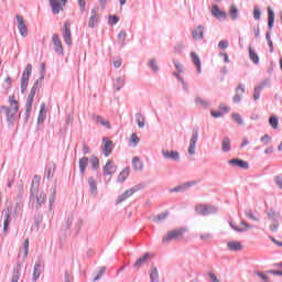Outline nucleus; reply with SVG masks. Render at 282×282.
I'll use <instances>...</instances> for the list:
<instances>
[{"label":"nucleus","instance_id":"1","mask_svg":"<svg viewBox=\"0 0 282 282\" xmlns=\"http://www.w3.org/2000/svg\"><path fill=\"white\" fill-rule=\"evenodd\" d=\"M9 105L10 106H0V112L4 113L7 117L8 127H14L17 122L18 113H19V100L17 97L9 96Z\"/></svg>","mask_w":282,"mask_h":282},{"label":"nucleus","instance_id":"2","mask_svg":"<svg viewBox=\"0 0 282 282\" xmlns=\"http://www.w3.org/2000/svg\"><path fill=\"white\" fill-rule=\"evenodd\" d=\"M40 186H41V176L34 175L33 182H32L31 188H30L29 202H36V204H35L36 210H39V208H41V206H43L45 204V199H46L45 192L39 191Z\"/></svg>","mask_w":282,"mask_h":282},{"label":"nucleus","instance_id":"3","mask_svg":"<svg viewBox=\"0 0 282 282\" xmlns=\"http://www.w3.org/2000/svg\"><path fill=\"white\" fill-rule=\"evenodd\" d=\"M185 232L186 229L184 228L172 229L167 231V234L163 237V243H169L171 241H182V239H184Z\"/></svg>","mask_w":282,"mask_h":282},{"label":"nucleus","instance_id":"4","mask_svg":"<svg viewBox=\"0 0 282 282\" xmlns=\"http://www.w3.org/2000/svg\"><path fill=\"white\" fill-rule=\"evenodd\" d=\"M30 76H32V64H28L21 78V94H25L28 85L30 83Z\"/></svg>","mask_w":282,"mask_h":282},{"label":"nucleus","instance_id":"5","mask_svg":"<svg viewBox=\"0 0 282 282\" xmlns=\"http://www.w3.org/2000/svg\"><path fill=\"white\" fill-rule=\"evenodd\" d=\"M52 43L55 54H57L58 56H64L65 52L63 51V42H61V37L58 36V34H53Z\"/></svg>","mask_w":282,"mask_h":282},{"label":"nucleus","instance_id":"6","mask_svg":"<svg viewBox=\"0 0 282 282\" xmlns=\"http://www.w3.org/2000/svg\"><path fill=\"white\" fill-rule=\"evenodd\" d=\"M70 26L72 24L69 22H65L62 30V36L66 45H72V29H69Z\"/></svg>","mask_w":282,"mask_h":282},{"label":"nucleus","instance_id":"7","mask_svg":"<svg viewBox=\"0 0 282 282\" xmlns=\"http://www.w3.org/2000/svg\"><path fill=\"white\" fill-rule=\"evenodd\" d=\"M53 14H59L63 11V6L67 3V0H48Z\"/></svg>","mask_w":282,"mask_h":282},{"label":"nucleus","instance_id":"8","mask_svg":"<svg viewBox=\"0 0 282 282\" xmlns=\"http://www.w3.org/2000/svg\"><path fill=\"white\" fill-rule=\"evenodd\" d=\"M138 191H140V186H134L130 189H127L123 194L118 196L116 204H122V202H127V199H129L133 193H138Z\"/></svg>","mask_w":282,"mask_h":282},{"label":"nucleus","instance_id":"9","mask_svg":"<svg viewBox=\"0 0 282 282\" xmlns=\"http://www.w3.org/2000/svg\"><path fill=\"white\" fill-rule=\"evenodd\" d=\"M195 210L198 215H212L215 213V207L206 204L196 205Z\"/></svg>","mask_w":282,"mask_h":282},{"label":"nucleus","instance_id":"10","mask_svg":"<svg viewBox=\"0 0 282 282\" xmlns=\"http://www.w3.org/2000/svg\"><path fill=\"white\" fill-rule=\"evenodd\" d=\"M104 148L102 153L105 158H109L110 153L113 151V141L109 140L108 138L102 139Z\"/></svg>","mask_w":282,"mask_h":282},{"label":"nucleus","instance_id":"11","mask_svg":"<svg viewBox=\"0 0 282 282\" xmlns=\"http://www.w3.org/2000/svg\"><path fill=\"white\" fill-rule=\"evenodd\" d=\"M17 21H18V30L21 36L23 37L28 36V25H25V21H23V17L17 15Z\"/></svg>","mask_w":282,"mask_h":282},{"label":"nucleus","instance_id":"12","mask_svg":"<svg viewBox=\"0 0 282 282\" xmlns=\"http://www.w3.org/2000/svg\"><path fill=\"white\" fill-rule=\"evenodd\" d=\"M198 138H199V134L197 133V131H194L189 141V148H188L189 155H195V148L197 147Z\"/></svg>","mask_w":282,"mask_h":282},{"label":"nucleus","instance_id":"13","mask_svg":"<svg viewBox=\"0 0 282 282\" xmlns=\"http://www.w3.org/2000/svg\"><path fill=\"white\" fill-rule=\"evenodd\" d=\"M230 227L236 230V232H246V230H249V228H252L248 223L245 220L240 221V226L235 225L234 223H230Z\"/></svg>","mask_w":282,"mask_h":282},{"label":"nucleus","instance_id":"14","mask_svg":"<svg viewBox=\"0 0 282 282\" xmlns=\"http://www.w3.org/2000/svg\"><path fill=\"white\" fill-rule=\"evenodd\" d=\"M21 269H22V264L21 262H18L17 265H14L13 268L11 282H19V279H21Z\"/></svg>","mask_w":282,"mask_h":282},{"label":"nucleus","instance_id":"15","mask_svg":"<svg viewBox=\"0 0 282 282\" xmlns=\"http://www.w3.org/2000/svg\"><path fill=\"white\" fill-rule=\"evenodd\" d=\"M93 120L95 122H97V124H101V127H105L106 129H111V123H109V121L105 120L101 116L94 113Z\"/></svg>","mask_w":282,"mask_h":282},{"label":"nucleus","instance_id":"16","mask_svg":"<svg viewBox=\"0 0 282 282\" xmlns=\"http://www.w3.org/2000/svg\"><path fill=\"white\" fill-rule=\"evenodd\" d=\"M229 164H232V166H238L239 169H249L250 166L247 161L240 159H232L229 161Z\"/></svg>","mask_w":282,"mask_h":282},{"label":"nucleus","instance_id":"17","mask_svg":"<svg viewBox=\"0 0 282 282\" xmlns=\"http://www.w3.org/2000/svg\"><path fill=\"white\" fill-rule=\"evenodd\" d=\"M246 94V88H243V85H238L236 88V95L234 96V102H241V96Z\"/></svg>","mask_w":282,"mask_h":282},{"label":"nucleus","instance_id":"18","mask_svg":"<svg viewBox=\"0 0 282 282\" xmlns=\"http://www.w3.org/2000/svg\"><path fill=\"white\" fill-rule=\"evenodd\" d=\"M116 173V166H113V162L107 161L104 166V175H113Z\"/></svg>","mask_w":282,"mask_h":282},{"label":"nucleus","instance_id":"19","mask_svg":"<svg viewBox=\"0 0 282 282\" xmlns=\"http://www.w3.org/2000/svg\"><path fill=\"white\" fill-rule=\"evenodd\" d=\"M192 36L195 41H199L204 39V26L199 25L197 26L193 32Z\"/></svg>","mask_w":282,"mask_h":282},{"label":"nucleus","instance_id":"20","mask_svg":"<svg viewBox=\"0 0 282 282\" xmlns=\"http://www.w3.org/2000/svg\"><path fill=\"white\" fill-rule=\"evenodd\" d=\"M212 14L213 17H216V19H226V12L220 11L217 4L212 7Z\"/></svg>","mask_w":282,"mask_h":282},{"label":"nucleus","instance_id":"21","mask_svg":"<svg viewBox=\"0 0 282 282\" xmlns=\"http://www.w3.org/2000/svg\"><path fill=\"white\" fill-rule=\"evenodd\" d=\"M88 185L91 195H98V184L96 183V180H94L93 176L88 177Z\"/></svg>","mask_w":282,"mask_h":282},{"label":"nucleus","instance_id":"22","mask_svg":"<svg viewBox=\"0 0 282 282\" xmlns=\"http://www.w3.org/2000/svg\"><path fill=\"white\" fill-rule=\"evenodd\" d=\"M88 165H89V158L84 156V158L79 159V173H80V175H85V170L87 169Z\"/></svg>","mask_w":282,"mask_h":282},{"label":"nucleus","instance_id":"23","mask_svg":"<svg viewBox=\"0 0 282 282\" xmlns=\"http://www.w3.org/2000/svg\"><path fill=\"white\" fill-rule=\"evenodd\" d=\"M129 173H131V167H124L118 175L117 182L122 184V182H124L127 177H129Z\"/></svg>","mask_w":282,"mask_h":282},{"label":"nucleus","instance_id":"24","mask_svg":"<svg viewBox=\"0 0 282 282\" xmlns=\"http://www.w3.org/2000/svg\"><path fill=\"white\" fill-rule=\"evenodd\" d=\"M192 185H193V182H188V183L178 185L174 188H171L170 193H183V191H186V188H191Z\"/></svg>","mask_w":282,"mask_h":282},{"label":"nucleus","instance_id":"25","mask_svg":"<svg viewBox=\"0 0 282 282\" xmlns=\"http://www.w3.org/2000/svg\"><path fill=\"white\" fill-rule=\"evenodd\" d=\"M227 248L231 251H239V250H243V246L241 245V242L239 241H229L227 243Z\"/></svg>","mask_w":282,"mask_h":282},{"label":"nucleus","instance_id":"26","mask_svg":"<svg viewBox=\"0 0 282 282\" xmlns=\"http://www.w3.org/2000/svg\"><path fill=\"white\" fill-rule=\"evenodd\" d=\"M163 156L167 160H180V153L177 151H163Z\"/></svg>","mask_w":282,"mask_h":282},{"label":"nucleus","instance_id":"27","mask_svg":"<svg viewBox=\"0 0 282 282\" xmlns=\"http://www.w3.org/2000/svg\"><path fill=\"white\" fill-rule=\"evenodd\" d=\"M113 89L115 91H120L124 87V77H118L113 80Z\"/></svg>","mask_w":282,"mask_h":282},{"label":"nucleus","instance_id":"28","mask_svg":"<svg viewBox=\"0 0 282 282\" xmlns=\"http://www.w3.org/2000/svg\"><path fill=\"white\" fill-rule=\"evenodd\" d=\"M91 14L93 15L88 20V28L94 29L96 28V23H98V14L96 13L95 9L91 10Z\"/></svg>","mask_w":282,"mask_h":282},{"label":"nucleus","instance_id":"29","mask_svg":"<svg viewBox=\"0 0 282 282\" xmlns=\"http://www.w3.org/2000/svg\"><path fill=\"white\" fill-rule=\"evenodd\" d=\"M41 272H42L41 262H36L33 270V278H32L33 282L39 281V278L41 276Z\"/></svg>","mask_w":282,"mask_h":282},{"label":"nucleus","instance_id":"30","mask_svg":"<svg viewBox=\"0 0 282 282\" xmlns=\"http://www.w3.org/2000/svg\"><path fill=\"white\" fill-rule=\"evenodd\" d=\"M32 105H34L33 101L25 102L24 122H28V120H30V116L32 115Z\"/></svg>","mask_w":282,"mask_h":282},{"label":"nucleus","instance_id":"31","mask_svg":"<svg viewBox=\"0 0 282 282\" xmlns=\"http://www.w3.org/2000/svg\"><path fill=\"white\" fill-rule=\"evenodd\" d=\"M191 56H192V62L197 67L198 74H202V61L199 59V56L196 55V53H191Z\"/></svg>","mask_w":282,"mask_h":282},{"label":"nucleus","instance_id":"32","mask_svg":"<svg viewBox=\"0 0 282 282\" xmlns=\"http://www.w3.org/2000/svg\"><path fill=\"white\" fill-rule=\"evenodd\" d=\"M127 31H120L118 34V43L120 47H124L127 45Z\"/></svg>","mask_w":282,"mask_h":282},{"label":"nucleus","instance_id":"33","mask_svg":"<svg viewBox=\"0 0 282 282\" xmlns=\"http://www.w3.org/2000/svg\"><path fill=\"white\" fill-rule=\"evenodd\" d=\"M132 169L133 171H142V161L139 156L132 159Z\"/></svg>","mask_w":282,"mask_h":282},{"label":"nucleus","instance_id":"34","mask_svg":"<svg viewBox=\"0 0 282 282\" xmlns=\"http://www.w3.org/2000/svg\"><path fill=\"white\" fill-rule=\"evenodd\" d=\"M249 57L252 63L259 65V55L257 54V51H254V48H252L251 46L249 47Z\"/></svg>","mask_w":282,"mask_h":282},{"label":"nucleus","instance_id":"35","mask_svg":"<svg viewBox=\"0 0 282 282\" xmlns=\"http://www.w3.org/2000/svg\"><path fill=\"white\" fill-rule=\"evenodd\" d=\"M11 210L10 208L7 209L6 212V219H4V223H3V232H8V228H10V215H11Z\"/></svg>","mask_w":282,"mask_h":282},{"label":"nucleus","instance_id":"36","mask_svg":"<svg viewBox=\"0 0 282 282\" xmlns=\"http://www.w3.org/2000/svg\"><path fill=\"white\" fill-rule=\"evenodd\" d=\"M229 14H230V17H231V19L234 21H236V19H238V17H239V9L237 8V6H235V4L230 6Z\"/></svg>","mask_w":282,"mask_h":282},{"label":"nucleus","instance_id":"37","mask_svg":"<svg viewBox=\"0 0 282 282\" xmlns=\"http://www.w3.org/2000/svg\"><path fill=\"white\" fill-rule=\"evenodd\" d=\"M37 122L41 124V122H45V102L41 104L40 113L37 117Z\"/></svg>","mask_w":282,"mask_h":282},{"label":"nucleus","instance_id":"38","mask_svg":"<svg viewBox=\"0 0 282 282\" xmlns=\"http://www.w3.org/2000/svg\"><path fill=\"white\" fill-rule=\"evenodd\" d=\"M91 167L94 171L100 169V160L97 156H91L89 160Z\"/></svg>","mask_w":282,"mask_h":282},{"label":"nucleus","instance_id":"39","mask_svg":"<svg viewBox=\"0 0 282 282\" xmlns=\"http://www.w3.org/2000/svg\"><path fill=\"white\" fill-rule=\"evenodd\" d=\"M268 12H269L268 25H269V29L272 30V28L274 26V11H272V9H268Z\"/></svg>","mask_w":282,"mask_h":282},{"label":"nucleus","instance_id":"40","mask_svg":"<svg viewBox=\"0 0 282 282\" xmlns=\"http://www.w3.org/2000/svg\"><path fill=\"white\" fill-rule=\"evenodd\" d=\"M139 143H140V138L138 137V134L132 133L129 141V147H138Z\"/></svg>","mask_w":282,"mask_h":282},{"label":"nucleus","instance_id":"41","mask_svg":"<svg viewBox=\"0 0 282 282\" xmlns=\"http://www.w3.org/2000/svg\"><path fill=\"white\" fill-rule=\"evenodd\" d=\"M72 224H74V214H68L65 221V229L69 230L72 228Z\"/></svg>","mask_w":282,"mask_h":282},{"label":"nucleus","instance_id":"42","mask_svg":"<svg viewBox=\"0 0 282 282\" xmlns=\"http://www.w3.org/2000/svg\"><path fill=\"white\" fill-rule=\"evenodd\" d=\"M30 250V239L24 240L23 242V247L21 252L23 253V258L25 259V257H28V252Z\"/></svg>","mask_w":282,"mask_h":282},{"label":"nucleus","instance_id":"43","mask_svg":"<svg viewBox=\"0 0 282 282\" xmlns=\"http://www.w3.org/2000/svg\"><path fill=\"white\" fill-rule=\"evenodd\" d=\"M269 124L272 127V129H279V118L271 116L269 118Z\"/></svg>","mask_w":282,"mask_h":282},{"label":"nucleus","instance_id":"44","mask_svg":"<svg viewBox=\"0 0 282 282\" xmlns=\"http://www.w3.org/2000/svg\"><path fill=\"white\" fill-rule=\"evenodd\" d=\"M167 217H169V212H163L154 217V221L156 223L164 221V219H167Z\"/></svg>","mask_w":282,"mask_h":282},{"label":"nucleus","instance_id":"45","mask_svg":"<svg viewBox=\"0 0 282 282\" xmlns=\"http://www.w3.org/2000/svg\"><path fill=\"white\" fill-rule=\"evenodd\" d=\"M54 171H56V165L46 169V180H52V177H54Z\"/></svg>","mask_w":282,"mask_h":282},{"label":"nucleus","instance_id":"46","mask_svg":"<svg viewBox=\"0 0 282 282\" xmlns=\"http://www.w3.org/2000/svg\"><path fill=\"white\" fill-rule=\"evenodd\" d=\"M263 88L261 86H258L253 89V100H259L261 98V91Z\"/></svg>","mask_w":282,"mask_h":282},{"label":"nucleus","instance_id":"47","mask_svg":"<svg viewBox=\"0 0 282 282\" xmlns=\"http://www.w3.org/2000/svg\"><path fill=\"white\" fill-rule=\"evenodd\" d=\"M105 272H107V267H100L97 276L94 278V282L96 281H100L102 274H105Z\"/></svg>","mask_w":282,"mask_h":282},{"label":"nucleus","instance_id":"48","mask_svg":"<svg viewBox=\"0 0 282 282\" xmlns=\"http://www.w3.org/2000/svg\"><path fill=\"white\" fill-rule=\"evenodd\" d=\"M223 151H225V153H228V151H230V139L223 140Z\"/></svg>","mask_w":282,"mask_h":282},{"label":"nucleus","instance_id":"49","mask_svg":"<svg viewBox=\"0 0 282 282\" xmlns=\"http://www.w3.org/2000/svg\"><path fill=\"white\" fill-rule=\"evenodd\" d=\"M36 96V88L32 87L31 91L26 98V101L34 102V97Z\"/></svg>","mask_w":282,"mask_h":282},{"label":"nucleus","instance_id":"50","mask_svg":"<svg viewBox=\"0 0 282 282\" xmlns=\"http://www.w3.org/2000/svg\"><path fill=\"white\" fill-rule=\"evenodd\" d=\"M3 87L6 89H12V77H10V76L6 77Z\"/></svg>","mask_w":282,"mask_h":282},{"label":"nucleus","instance_id":"51","mask_svg":"<svg viewBox=\"0 0 282 282\" xmlns=\"http://www.w3.org/2000/svg\"><path fill=\"white\" fill-rule=\"evenodd\" d=\"M231 118L232 120H235V122H237V124H243V119L241 118V115L232 113Z\"/></svg>","mask_w":282,"mask_h":282},{"label":"nucleus","instance_id":"52","mask_svg":"<svg viewBox=\"0 0 282 282\" xmlns=\"http://www.w3.org/2000/svg\"><path fill=\"white\" fill-rule=\"evenodd\" d=\"M158 276H159V274H158V269L153 268V269L151 270V272H150V279H151V281H152V282L158 281Z\"/></svg>","mask_w":282,"mask_h":282},{"label":"nucleus","instance_id":"53","mask_svg":"<svg viewBox=\"0 0 282 282\" xmlns=\"http://www.w3.org/2000/svg\"><path fill=\"white\" fill-rule=\"evenodd\" d=\"M120 18L118 15H109V25H117Z\"/></svg>","mask_w":282,"mask_h":282},{"label":"nucleus","instance_id":"54","mask_svg":"<svg viewBox=\"0 0 282 282\" xmlns=\"http://www.w3.org/2000/svg\"><path fill=\"white\" fill-rule=\"evenodd\" d=\"M261 142H262V144H264V147H268V144H270L272 142V138H270V135H268V134H264L261 138Z\"/></svg>","mask_w":282,"mask_h":282},{"label":"nucleus","instance_id":"55","mask_svg":"<svg viewBox=\"0 0 282 282\" xmlns=\"http://www.w3.org/2000/svg\"><path fill=\"white\" fill-rule=\"evenodd\" d=\"M196 105H199V107H208V101L202 99V97H197Z\"/></svg>","mask_w":282,"mask_h":282},{"label":"nucleus","instance_id":"56","mask_svg":"<svg viewBox=\"0 0 282 282\" xmlns=\"http://www.w3.org/2000/svg\"><path fill=\"white\" fill-rule=\"evenodd\" d=\"M48 202H50L51 206H52V204H54V202H56V187L53 188V192H52L51 196L48 197Z\"/></svg>","mask_w":282,"mask_h":282},{"label":"nucleus","instance_id":"57","mask_svg":"<svg viewBox=\"0 0 282 282\" xmlns=\"http://www.w3.org/2000/svg\"><path fill=\"white\" fill-rule=\"evenodd\" d=\"M142 268V257L138 258V260L133 263L134 270H140Z\"/></svg>","mask_w":282,"mask_h":282},{"label":"nucleus","instance_id":"58","mask_svg":"<svg viewBox=\"0 0 282 282\" xmlns=\"http://www.w3.org/2000/svg\"><path fill=\"white\" fill-rule=\"evenodd\" d=\"M253 19H256V21L261 19V10H259V8L253 9Z\"/></svg>","mask_w":282,"mask_h":282},{"label":"nucleus","instance_id":"59","mask_svg":"<svg viewBox=\"0 0 282 282\" xmlns=\"http://www.w3.org/2000/svg\"><path fill=\"white\" fill-rule=\"evenodd\" d=\"M246 216L248 217V219H252L253 221H259V218L254 217V214L250 209L246 212Z\"/></svg>","mask_w":282,"mask_h":282},{"label":"nucleus","instance_id":"60","mask_svg":"<svg viewBox=\"0 0 282 282\" xmlns=\"http://www.w3.org/2000/svg\"><path fill=\"white\" fill-rule=\"evenodd\" d=\"M149 66L151 67V69H153V72H158V63L155 62V59H150Z\"/></svg>","mask_w":282,"mask_h":282},{"label":"nucleus","instance_id":"61","mask_svg":"<svg viewBox=\"0 0 282 282\" xmlns=\"http://www.w3.org/2000/svg\"><path fill=\"white\" fill-rule=\"evenodd\" d=\"M228 41H220L219 43H218V47L220 48V50H226V48H228Z\"/></svg>","mask_w":282,"mask_h":282},{"label":"nucleus","instance_id":"62","mask_svg":"<svg viewBox=\"0 0 282 282\" xmlns=\"http://www.w3.org/2000/svg\"><path fill=\"white\" fill-rule=\"evenodd\" d=\"M212 235L210 234H200V239L202 241H209V239H212Z\"/></svg>","mask_w":282,"mask_h":282},{"label":"nucleus","instance_id":"63","mask_svg":"<svg viewBox=\"0 0 282 282\" xmlns=\"http://www.w3.org/2000/svg\"><path fill=\"white\" fill-rule=\"evenodd\" d=\"M268 217L269 219H276V217H279V214H276L274 210H270Z\"/></svg>","mask_w":282,"mask_h":282},{"label":"nucleus","instance_id":"64","mask_svg":"<svg viewBox=\"0 0 282 282\" xmlns=\"http://www.w3.org/2000/svg\"><path fill=\"white\" fill-rule=\"evenodd\" d=\"M275 183L279 188H282V177L281 176H275Z\"/></svg>","mask_w":282,"mask_h":282}]
</instances>
